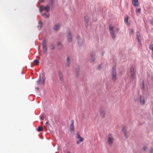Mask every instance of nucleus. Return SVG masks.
Here are the masks:
<instances>
[{
	"mask_svg": "<svg viewBox=\"0 0 153 153\" xmlns=\"http://www.w3.org/2000/svg\"><path fill=\"white\" fill-rule=\"evenodd\" d=\"M45 78L44 75L42 74V76L40 75L37 81V83L38 85L43 84L45 83Z\"/></svg>",
	"mask_w": 153,
	"mask_h": 153,
	"instance_id": "f257e3e1",
	"label": "nucleus"
},
{
	"mask_svg": "<svg viewBox=\"0 0 153 153\" xmlns=\"http://www.w3.org/2000/svg\"><path fill=\"white\" fill-rule=\"evenodd\" d=\"M117 79L116 69L115 68H113L112 71H111V80L114 81H115Z\"/></svg>",
	"mask_w": 153,
	"mask_h": 153,
	"instance_id": "f03ea898",
	"label": "nucleus"
},
{
	"mask_svg": "<svg viewBox=\"0 0 153 153\" xmlns=\"http://www.w3.org/2000/svg\"><path fill=\"white\" fill-rule=\"evenodd\" d=\"M66 34V37L68 41L69 42H72V40L71 33L69 29L67 30Z\"/></svg>",
	"mask_w": 153,
	"mask_h": 153,
	"instance_id": "7ed1b4c3",
	"label": "nucleus"
},
{
	"mask_svg": "<svg viewBox=\"0 0 153 153\" xmlns=\"http://www.w3.org/2000/svg\"><path fill=\"white\" fill-rule=\"evenodd\" d=\"M131 79L133 81L134 80L135 78V71L134 68H131L130 69Z\"/></svg>",
	"mask_w": 153,
	"mask_h": 153,
	"instance_id": "20e7f679",
	"label": "nucleus"
},
{
	"mask_svg": "<svg viewBox=\"0 0 153 153\" xmlns=\"http://www.w3.org/2000/svg\"><path fill=\"white\" fill-rule=\"evenodd\" d=\"M113 141L114 138L112 135L111 134H110L108 135L107 140L108 144L110 146L113 143Z\"/></svg>",
	"mask_w": 153,
	"mask_h": 153,
	"instance_id": "39448f33",
	"label": "nucleus"
},
{
	"mask_svg": "<svg viewBox=\"0 0 153 153\" xmlns=\"http://www.w3.org/2000/svg\"><path fill=\"white\" fill-rule=\"evenodd\" d=\"M109 29L112 38L114 39L115 38V35L113 26L111 25H110L109 26Z\"/></svg>",
	"mask_w": 153,
	"mask_h": 153,
	"instance_id": "423d86ee",
	"label": "nucleus"
},
{
	"mask_svg": "<svg viewBox=\"0 0 153 153\" xmlns=\"http://www.w3.org/2000/svg\"><path fill=\"white\" fill-rule=\"evenodd\" d=\"M76 138L79 140L76 142L77 144H79L81 142L83 141L84 140L83 138L80 136L79 133V132H77L76 133Z\"/></svg>",
	"mask_w": 153,
	"mask_h": 153,
	"instance_id": "0eeeda50",
	"label": "nucleus"
},
{
	"mask_svg": "<svg viewBox=\"0 0 153 153\" xmlns=\"http://www.w3.org/2000/svg\"><path fill=\"white\" fill-rule=\"evenodd\" d=\"M42 50L43 52L45 53H46L47 52V44L45 40H43L42 42Z\"/></svg>",
	"mask_w": 153,
	"mask_h": 153,
	"instance_id": "6e6552de",
	"label": "nucleus"
},
{
	"mask_svg": "<svg viewBox=\"0 0 153 153\" xmlns=\"http://www.w3.org/2000/svg\"><path fill=\"white\" fill-rule=\"evenodd\" d=\"M43 10L46 11V13L48 12L49 10V7L48 6L44 7L43 6H41L39 7V11L40 12H42Z\"/></svg>",
	"mask_w": 153,
	"mask_h": 153,
	"instance_id": "1a4fd4ad",
	"label": "nucleus"
},
{
	"mask_svg": "<svg viewBox=\"0 0 153 153\" xmlns=\"http://www.w3.org/2000/svg\"><path fill=\"white\" fill-rule=\"evenodd\" d=\"M91 62L92 63H94L95 60V53L94 51H92L91 53Z\"/></svg>",
	"mask_w": 153,
	"mask_h": 153,
	"instance_id": "9d476101",
	"label": "nucleus"
},
{
	"mask_svg": "<svg viewBox=\"0 0 153 153\" xmlns=\"http://www.w3.org/2000/svg\"><path fill=\"white\" fill-rule=\"evenodd\" d=\"M140 104L141 105H144L146 103V101L145 100V97L143 96H141L140 97Z\"/></svg>",
	"mask_w": 153,
	"mask_h": 153,
	"instance_id": "9b49d317",
	"label": "nucleus"
},
{
	"mask_svg": "<svg viewBox=\"0 0 153 153\" xmlns=\"http://www.w3.org/2000/svg\"><path fill=\"white\" fill-rule=\"evenodd\" d=\"M99 113L100 114V116L102 118H104L105 116V110L104 108H101L100 109Z\"/></svg>",
	"mask_w": 153,
	"mask_h": 153,
	"instance_id": "f8f14e48",
	"label": "nucleus"
},
{
	"mask_svg": "<svg viewBox=\"0 0 153 153\" xmlns=\"http://www.w3.org/2000/svg\"><path fill=\"white\" fill-rule=\"evenodd\" d=\"M89 19L88 16L87 15L84 16V22L86 27H87L88 25Z\"/></svg>",
	"mask_w": 153,
	"mask_h": 153,
	"instance_id": "ddd939ff",
	"label": "nucleus"
},
{
	"mask_svg": "<svg viewBox=\"0 0 153 153\" xmlns=\"http://www.w3.org/2000/svg\"><path fill=\"white\" fill-rule=\"evenodd\" d=\"M74 121L73 120H71V124L70 126V130L71 133H74Z\"/></svg>",
	"mask_w": 153,
	"mask_h": 153,
	"instance_id": "4468645a",
	"label": "nucleus"
},
{
	"mask_svg": "<svg viewBox=\"0 0 153 153\" xmlns=\"http://www.w3.org/2000/svg\"><path fill=\"white\" fill-rule=\"evenodd\" d=\"M71 56L70 55H67L66 57V64L69 66V65L71 64Z\"/></svg>",
	"mask_w": 153,
	"mask_h": 153,
	"instance_id": "2eb2a0df",
	"label": "nucleus"
},
{
	"mask_svg": "<svg viewBox=\"0 0 153 153\" xmlns=\"http://www.w3.org/2000/svg\"><path fill=\"white\" fill-rule=\"evenodd\" d=\"M137 39L139 43H141V36L140 33L139 32H137L136 33Z\"/></svg>",
	"mask_w": 153,
	"mask_h": 153,
	"instance_id": "dca6fc26",
	"label": "nucleus"
},
{
	"mask_svg": "<svg viewBox=\"0 0 153 153\" xmlns=\"http://www.w3.org/2000/svg\"><path fill=\"white\" fill-rule=\"evenodd\" d=\"M122 131L126 138H127L128 137V136L126 132V129L123 126H122Z\"/></svg>",
	"mask_w": 153,
	"mask_h": 153,
	"instance_id": "f3484780",
	"label": "nucleus"
},
{
	"mask_svg": "<svg viewBox=\"0 0 153 153\" xmlns=\"http://www.w3.org/2000/svg\"><path fill=\"white\" fill-rule=\"evenodd\" d=\"M132 4L135 7L137 6L139 4L138 1V0H132Z\"/></svg>",
	"mask_w": 153,
	"mask_h": 153,
	"instance_id": "a211bd4d",
	"label": "nucleus"
},
{
	"mask_svg": "<svg viewBox=\"0 0 153 153\" xmlns=\"http://www.w3.org/2000/svg\"><path fill=\"white\" fill-rule=\"evenodd\" d=\"M78 44L79 46H81L82 44V41L81 38L79 36H77Z\"/></svg>",
	"mask_w": 153,
	"mask_h": 153,
	"instance_id": "6ab92c4d",
	"label": "nucleus"
},
{
	"mask_svg": "<svg viewBox=\"0 0 153 153\" xmlns=\"http://www.w3.org/2000/svg\"><path fill=\"white\" fill-rule=\"evenodd\" d=\"M62 73V72L61 71H59L58 73V75L59 77V79L61 81H62L63 80Z\"/></svg>",
	"mask_w": 153,
	"mask_h": 153,
	"instance_id": "aec40b11",
	"label": "nucleus"
},
{
	"mask_svg": "<svg viewBox=\"0 0 153 153\" xmlns=\"http://www.w3.org/2000/svg\"><path fill=\"white\" fill-rule=\"evenodd\" d=\"M60 26V25L59 24H56L53 27V30L55 31L57 30L59 28Z\"/></svg>",
	"mask_w": 153,
	"mask_h": 153,
	"instance_id": "412c9836",
	"label": "nucleus"
},
{
	"mask_svg": "<svg viewBox=\"0 0 153 153\" xmlns=\"http://www.w3.org/2000/svg\"><path fill=\"white\" fill-rule=\"evenodd\" d=\"M39 63V61L36 59L32 63L33 66H35L38 65Z\"/></svg>",
	"mask_w": 153,
	"mask_h": 153,
	"instance_id": "4be33fe9",
	"label": "nucleus"
},
{
	"mask_svg": "<svg viewBox=\"0 0 153 153\" xmlns=\"http://www.w3.org/2000/svg\"><path fill=\"white\" fill-rule=\"evenodd\" d=\"M124 21L127 25L129 24V23L128 22V16L127 15H126L125 16Z\"/></svg>",
	"mask_w": 153,
	"mask_h": 153,
	"instance_id": "5701e85b",
	"label": "nucleus"
},
{
	"mask_svg": "<svg viewBox=\"0 0 153 153\" xmlns=\"http://www.w3.org/2000/svg\"><path fill=\"white\" fill-rule=\"evenodd\" d=\"M43 128L42 126H39L38 127V131H43Z\"/></svg>",
	"mask_w": 153,
	"mask_h": 153,
	"instance_id": "b1692460",
	"label": "nucleus"
},
{
	"mask_svg": "<svg viewBox=\"0 0 153 153\" xmlns=\"http://www.w3.org/2000/svg\"><path fill=\"white\" fill-rule=\"evenodd\" d=\"M42 16L46 18H48L49 17V15L47 14L46 13H42Z\"/></svg>",
	"mask_w": 153,
	"mask_h": 153,
	"instance_id": "393cba45",
	"label": "nucleus"
},
{
	"mask_svg": "<svg viewBox=\"0 0 153 153\" xmlns=\"http://www.w3.org/2000/svg\"><path fill=\"white\" fill-rule=\"evenodd\" d=\"M149 48L152 51V54H153V44H151L149 46Z\"/></svg>",
	"mask_w": 153,
	"mask_h": 153,
	"instance_id": "a878e982",
	"label": "nucleus"
},
{
	"mask_svg": "<svg viewBox=\"0 0 153 153\" xmlns=\"http://www.w3.org/2000/svg\"><path fill=\"white\" fill-rule=\"evenodd\" d=\"M57 45L58 47H59V48H62V44H61V43L60 42H58Z\"/></svg>",
	"mask_w": 153,
	"mask_h": 153,
	"instance_id": "bb28decb",
	"label": "nucleus"
},
{
	"mask_svg": "<svg viewBox=\"0 0 153 153\" xmlns=\"http://www.w3.org/2000/svg\"><path fill=\"white\" fill-rule=\"evenodd\" d=\"M141 11V9L140 8H139L137 9L136 10V12L137 13H140Z\"/></svg>",
	"mask_w": 153,
	"mask_h": 153,
	"instance_id": "cd10ccee",
	"label": "nucleus"
},
{
	"mask_svg": "<svg viewBox=\"0 0 153 153\" xmlns=\"http://www.w3.org/2000/svg\"><path fill=\"white\" fill-rule=\"evenodd\" d=\"M134 33V31L133 29H131V30L130 32V35L133 34Z\"/></svg>",
	"mask_w": 153,
	"mask_h": 153,
	"instance_id": "c85d7f7f",
	"label": "nucleus"
},
{
	"mask_svg": "<svg viewBox=\"0 0 153 153\" xmlns=\"http://www.w3.org/2000/svg\"><path fill=\"white\" fill-rule=\"evenodd\" d=\"M50 48H51V50H53L54 49V47L53 45H51L50 46Z\"/></svg>",
	"mask_w": 153,
	"mask_h": 153,
	"instance_id": "c756f323",
	"label": "nucleus"
},
{
	"mask_svg": "<svg viewBox=\"0 0 153 153\" xmlns=\"http://www.w3.org/2000/svg\"><path fill=\"white\" fill-rule=\"evenodd\" d=\"M147 149V147L146 146H144L143 147V149L144 151L146 150Z\"/></svg>",
	"mask_w": 153,
	"mask_h": 153,
	"instance_id": "7c9ffc66",
	"label": "nucleus"
},
{
	"mask_svg": "<svg viewBox=\"0 0 153 153\" xmlns=\"http://www.w3.org/2000/svg\"><path fill=\"white\" fill-rule=\"evenodd\" d=\"M53 0H51V2H50V5H51V6H53Z\"/></svg>",
	"mask_w": 153,
	"mask_h": 153,
	"instance_id": "2f4dec72",
	"label": "nucleus"
},
{
	"mask_svg": "<svg viewBox=\"0 0 153 153\" xmlns=\"http://www.w3.org/2000/svg\"><path fill=\"white\" fill-rule=\"evenodd\" d=\"M150 152L151 153H153V149L152 148L150 150Z\"/></svg>",
	"mask_w": 153,
	"mask_h": 153,
	"instance_id": "473e14b6",
	"label": "nucleus"
},
{
	"mask_svg": "<svg viewBox=\"0 0 153 153\" xmlns=\"http://www.w3.org/2000/svg\"><path fill=\"white\" fill-rule=\"evenodd\" d=\"M39 24L40 25V27H42V22H41V21H40L39 22Z\"/></svg>",
	"mask_w": 153,
	"mask_h": 153,
	"instance_id": "72a5a7b5",
	"label": "nucleus"
},
{
	"mask_svg": "<svg viewBox=\"0 0 153 153\" xmlns=\"http://www.w3.org/2000/svg\"><path fill=\"white\" fill-rule=\"evenodd\" d=\"M119 29L118 28H117L116 29V31L117 32L119 31Z\"/></svg>",
	"mask_w": 153,
	"mask_h": 153,
	"instance_id": "f704fd0d",
	"label": "nucleus"
},
{
	"mask_svg": "<svg viewBox=\"0 0 153 153\" xmlns=\"http://www.w3.org/2000/svg\"><path fill=\"white\" fill-rule=\"evenodd\" d=\"M67 153H71V152L70 151H68L67 152Z\"/></svg>",
	"mask_w": 153,
	"mask_h": 153,
	"instance_id": "c9c22d12",
	"label": "nucleus"
},
{
	"mask_svg": "<svg viewBox=\"0 0 153 153\" xmlns=\"http://www.w3.org/2000/svg\"><path fill=\"white\" fill-rule=\"evenodd\" d=\"M41 119H42V120H43L44 118H43V117H42L41 118Z\"/></svg>",
	"mask_w": 153,
	"mask_h": 153,
	"instance_id": "e433bc0d",
	"label": "nucleus"
},
{
	"mask_svg": "<svg viewBox=\"0 0 153 153\" xmlns=\"http://www.w3.org/2000/svg\"><path fill=\"white\" fill-rule=\"evenodd\" d=\"M48 123V122H46V124H47Z\"/></svg>",
	"mask_w": 153,
	"mask_h": 153,
	"instance_id": "4c0bfd02",
	"label": "nucleus"
},
{
	"mask_svg": "<svg viewBox=\"0 0 153 153\" xmlns=\"http://www.w3.org/2000/svg\"><path fill=\"white\" fill-rule=\"evenodd\" d=\"M41 123L42 124H43V122H41Z\"/></svg>",
	"mask_w": 153,
	"mask_h": 153,
	"instance_id": "58836bf2",
	"label": "nucleus"
},
{
	"mask_svg": "<svg viewBox=\"0 0 153 153\" xmlns=\"http://www.w3.org/2000/svg\"><path fill=\"white\" fill-rule=\"evenodd\" d=\"M143 85H144V84H143ZM144 88V86H143V88Z\"/></svg>",
	"mask_w": 153,
	"mask_h": 153,
	"instance_id": "ea45409f",
	"label": "nucleus"
},
{
	"mask_svg": "<svg viewBox=\"0 0 153 153\" xmlns=\"http://www.w3.org/2000/svg\"><path fill=\"white\" fill-rule=\"evenodd\" d=\"M27 58H29V56H27Z\"/></svg>",
	"mask_w": 153,
	"mask_h": 153,
	"instance_id": "a19ab883",
	"label": "nucleus"
},
{
	"mask_svg": "<svg viewBox=\"0 0 153 153\" xmlns=\"http://www.w3.org/2000/svg\"><path fill=\"white\" fill-rule=\"evenodd\" d=\"M36 71V69H35Z\"/></svg>",
	"mask_w": 153,
	"mask_h": 153,
	"instance_id": "79ce46f5",
	"label": "nucleus"
}]
</instances>
